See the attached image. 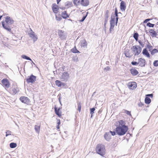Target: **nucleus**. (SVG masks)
Segmentation results:
<instances>
[{
	"label": "nucleus",
	"instance_id": "1",
	"mask_svg": "<svg viewBox=\"0 0 158 158\" xmlns=\"http://www.w3.org/2000/svg\"><path fill=\"white\" fill-rule=\"evenodd\" d=\"M120 127L117 126L115 128V131L117 135L119 136L123 135H125L128 130V126Z\"/></svg>",
	"mask_w": 158,
	"mask_h": 158
},
{
	"label": "nucleus",
	"instance_id": "2",
	"mask_svg": "<svg viewBox=\"0 0 158 158\" xmlns=\"http://www.w3.org/2000/svg\"><path fill=\"white\" fill-rule=\"evenodd\" d=\"M96 153L102 156H103L105 154V148L102 144H98L96 148Z\"/></svg>",
	"mask_w": 158,
	"mask_h": 158
},
{
	"label": "nucleus",
	"instance_id": "3",
	"mask_svg": "<svg viewBox=\"0 0 158 158\" xmlns=\"http://www.w3.org/2000/svg\"><path fill=\"white\" fill-rule=\"evenodd\" d=\"M131 49L134 52L135 56H138L141 52L142 49L141 47L139 46L135 45L133 46L131 48Z\"/></svg>",
	"mask_w": 158,
	"mask_h": 158
},
{
	"label": "nucleus",
	"instance_id": "4",
	"mask_svg": "<svg viewBox=\"0 0 158 158\" xmlns=\"http://www.w3.org/2000/svg\"><path fill=\"white\" fill-rule=\"evenodd\" d=\"M58 34L60 38L62 40H65L67 37L66 32L62 30H58Z\"/></svg>",
	"mask_w": 158,
	"mask_h": 158
},
{
	"label": "nucleus",
	"instance_id": "5",
	"mask_svg": "<svg viewBox=\"0 0 158 158\" xmlns=\"http://www.w3.org/2000/svg\"><path fill=\"white\" fill-rule=\"evenodd\" d=\"M36 78V76L31 74L30 76H28L26 80L28 83H33L35 81Z\"/></svg>",
	"mask_w": 158,
	"mask_h": 158
},
{
	"label": "nucleus",
	"instance_id": "6",
	"mask_svg": "<svg viewBox=\"0 0 158 158\" xmlns=\"http://www.w3.org/2000/svg\"><path fill=\"white\" fill-rule=\"evenodd\" d=\"M31 32L28 33V34L29 37L31 38L33 40V42L35 43L38 39V37L36 35H35V33L31 29Z\"/></svg>",
	"mask_w": 158,
	"mask_h": 158
},
{
	"label": "nucleus",
	"instance_id": "7",
	"mask_svg": "<svg viewBox=\"0 0 158 158\" xmlns=\"http://www.w3.org/2000/svg\"><path fill=\"white\" fill-rule=\"evenodd\" d=\"M3 28L9 32H11V28L9 26L10 24L6 23L4 21H2L1 22Z\"/></svg>",
	"mask_w": 158,
	"mask_h": 158
},
{
	"label": "nucleus",
	"instance_id": "8",
	"mask_svg": "<svg viewBox=\"0 0 158 158\" xmlns=\"http://www.w3.org/2000/svg\"><path fill=\"white\" fill-rule=\"evenodd\" d=\"M69 77V74L67 72H64L62 73L60 79L62 81H67Z\"/></svg>",
	"mask_w": 158,
	"mask_h": 158
},
{
	"label": "nucleus",
	"instance_id": "9",
	"mask_svg": "<svg viewBox=\"0 0 158 158\" xmlns=\"http://www.w3.org/2000/svg\"><path fill=\"white\" fill-rule=\"evenodd\" d=\"M127 86L130 89L134 90L136 88L137 84L135 81L130 82L128 83Z\"/></svg>",
	"mask_w": 158,
	"mask_h": 158
},
{
	"label": "nucleus",
	"instance_id": "10",
	"mask_svg": "<svg viewBox=\"0 0 158 158\" xmlns=\"http://www.w3.org/2000/svg\"><path fill=\"white\" fill-rule=\"evenodd\" d=\"M19 100L22 103L27 105L29 104L30 103V99L26 97H21L19 98Z\"/></svg>",
	"mask_w": 158,
	"mask_h": 158
},
{
	"label": "nucleus",
	"instance_id": "11",
	"mask_svg": "<svg viewBox=\"0 0 158 158\" xmlns=\"http://www.w3.org/2000/svg\"><path fill=\"white\" fill-rule=\"evenodd\" d=\"M138 63L139 66L141 67H143L145 66L146 64V62L144 58H140L138 60Z\"/></svg>",
	"mask_w": 158,
	"mask_h": 158
},
{
	"label": "nucleus",
	"instance_id": "12",
	"mask_svg": "<svg viewBox=\"0 0 158 158\" xmlns=\"http://www.w3.org/2000/svg\"><path fill=\"white\" fill-rule=\"evenodd\" d=\"M5 21L6 22V23L10 25L12 24L14 22V21L12 19L8 16H7L5 17Z\"/></svg>",
	"mask_w": 158,
	"mask_h": 158
},
{
	"label": "nucleus",
	"instance_id": "13",
	"mask_svg": "<svg viewBox=\"0 0 158 158\" xmlns=\"http://www.w3.org/2000/svg\"><path fill=\"white\" fill-rule=\"evenodd\" d=\"M2 84L6 88H9L10 87V84L9 81L6 78H4L1 81Z\"/></svg>",
	"mask_w": 158,
	"mask_h": 158
},
{
	"label": "nucleus",
	"instance_id": "14",
	"mask_svg": "<svg viewBox=\"0 0 158 158\" xmlns=\"http://www.w3.org/2000/svg\"><path fill=\"white\" fill-rule=\"evenodd\" d=\"M52 10L53 12L55 14H56L58 12L59 10V8L58 6L56 4L54 3H53L52 6Z\"/></svg>",
	"mask_w": 158,
	"mask_h": 158
},
{
	"label": "nucleus",
	"instance_id": "15",
	"mask_svg": "<svg viewBox=\"0 0 158 158\" xmlns=\"http://www.w3.org/2000/svg\"><path fill=\"white\" fill-rule=\"evenodd\" d=\"M55 112V114L59 117H60L61 116V113L60 111V108H58L56 106L54 108Z\"/></svg>",
	"mask_w": 158,
	"mask_h": 158
},
{
	"label": "nucleus",
	"instance_id": "16",
	"mask_svg": "<svg viewBox=\"0 0 158 158\" xmlns=\"http://www.w3.org/2000/svg\"><path fill=\"white\" fill-rule=\"evenodd\" d=\"M120 3V8L121 10L122 11H124L126 9V4L124 1H121Z\"/></svg>",
	"mask_w": 158,
	"mask_h": 158
},
{
	"label": "nucleus",
	"instance_id": "17",
	"mask_svg": "<svg viewBox=\"0 0 158 158\" xmlns=\"http://www.w3.org/2000/svg\"><path fill=\"white\" fill-rule=\"evenodd\" d=\"M105 139L107 141H109L111 138V137L110 133L106 132L104 135Z\"/></svg>",
	"mask_w": 158,
	"mask_h": 158
},
{
	"label": "nucleus",
	"instance_id": "18",
	"mask_svg": "<svg viewBox=\"0 0 158 158\" xmlns=\"http://www.w3.org/2000/svg\"><path fill=\"white\" fill-rule=\"evenodd\" d=\"M149 32L150 33L151 36L152 37H156L157 38V34L156 31H155L154 29H150L149 30Z\"/></svg>",
	"mask_w": 158,
	"mask_h": 158
},
{
	"label": "nucleus",
	"instance_id": "19",
	"mask_svg": "<svg viewBox=\"0 0 158 158\" xmlns=\"http://www.w3.org/2000/svg\"><path fill=\"white\" fill-rule=\"evenodd\" d=\"M89 3V2L88 0H81V4L83 6H87Z\"/></svg>",
	"mask_w": 158,
	"mask_h": 158
},
{
	"label": "nucleus",
	"instance_id": "20",
	"mask_svg": "<svg viewBox=\"0 0 158 158\" xmlns=\"http://www.w3.org/2000/svg\"><path fill=\"white\" fill-rule=\"evenodd\" d=\"M80 43L81 47H83L84 48H87V43L85 40L84 39L81 40Z\"/></svg>",
	"mask_w": 158,
	"mask_h": 158
},
{
	"label": "nucleus",
	"instance_id": "21",
	"mask_svg": "<svg viewBox=\"0 0 158 158\" xmlns=\"http://www.w3.org/2000/svg\"><path fill=\"white\" fill-rule=\"evenodd\" d=\"M142 53L143 55L149 58L150 57V55L146 48H145L143 49Z\"/></svg>",
	"mask_w": 158,
	"mask_h": 158
},
{
	"label": "nucleus",
	"instance_id": "22",
	"mask_svg": "<svg viewBox=\"0 0 158 158\" xmlns=\"http://www.w3.org/2000/svg\"><path fill=\"white\" fill-rule=\"evenodd\" d=\"M130 71L131 74L133 76H136L139 73L137 70L135 69H131Z\"/></svg>",
	"mask_w": 158,
	"mask_h": 158
},
{
	"label": "nucleus",
	"instance_id": "23",
	"mask_svg": "<svg viewBox=\"0 0 158 158\" xmlns=\"http://www.w3.org/2000/svg\"><path fill=\"white\" fill-rule=\"evenodd\" d=\"M69 15L67 13L66 11H64L61 13V17L64 19L69 17Z\"/></svg>",
	"mask_w": 158,
	"mask_h": 158
},
{
	"label": "nucleus",
	"instance_id": "24",
	"mask_svg": "<svg viewBox=\"0 0 158 158\" xmlns=\"http://www.w3.org/2000/svg\"><path fill=\"white\" fill-rule=\"evenodd\" d=\"M138 42L139 43L140 45H141L142 47H143L144 46V45L145 42V39L144 36V35L143 37V39L142 41L140 40H138Z\"/></svg>",
	"mask_w": 158,
	"mask_h": 158
},
{
	"label": "nucleus",
	"instance_id": "25",
	"mask_svg": "<svg viewBox=\"0 0 158 158\" xmlns=\"http://www.w3.org/2000/svg\"><path fill=\"white\" fill-rule=\"evenodd\" d=\"M125 55L127 57L130 58L132 56L129 50H127L125 52Z\"/></svg>",
	"mask_w": 158,
	"mask_h": 158
},
{
	"label": "nucleus",
	"instance_id": "26",
	"mask_svg": "<svg viewBox=\"0 0 158 158\" xmlns=\"http://www.w3.org/2000/svg\"><path fill=\"white\" fill-rule=\"evenodd\" d=\"M111 19L110 21V24H112L114 25H115V16L111 15Z\"/></svg>",
	"mask_w": 158,
	"mask_h": 158
},
{
	"label": "nucleus",
	"instance_id": "27",
	"mask_svg": "<svg viewBox=\"0 0 158 158\" xmlns=\"http://www.w3.org/2000/svg\"><path fill=\"white\" fill-rule=\"evenodd\" d=\"M109 11L108 10H106L105 14V22L106 23H107L108 21V19L109 16Z\"/></svg>",
	"mask_w": 158,
	"mask_h": 158
},
{
	"label": "nucleus",
	"instance_id": "28",
	"mask_svg": "<svg viewBox=\"0 0 158 158\" xmlns=\"http://www.w3.org/2000/svg\"><path fill=\"white\" fill-rule=\"evenodd\" d=\"M119 125L118 126L120 127H124V126H127L125 125L126 123L123 120H120L118 121Z\"/></svg>",
	"mask_w": 158,
	"mask_h": 158
},
{
	"label": "nucleus",
	"instance_id": "29",
	"mask_svg": "<svg viewBox=\"0 0 158 158\" xmlns=\"http://www.w3.org/2000/svg\"><path fill=\"white\" fill-rule=\"evenodd\" d=\"M151 100L149 98L145 96V102L146 104H149L151 103Z\"/></svg>",
	"mask_w": 158,
	"mask_h": 158
},
{
	"label": "nucleus",
	"instance_id": "30",
	"mask_svg": "<svg viewBox=\"0 0 158 158\" xmlns=\"http://www.w3.org/2000/svg\"><path fill=\"white\" fill-rule=\"evenodd\" d=\"M139 36V35L138 33L137 32L134 33L133 37L134 39L136 41H138V37Z\"/></svg>",
	"mask_w": 158,
	"mask_h": 158
},
{
	"label": "nucleus",
	"instance_id": "31",
	"mask_svg": "<svg viewBox=\"0 0 158 158\" xmlns=\"http://www.w3.org/2000/svg\"><path fill=\"white\" fill-rule=\"evenodd\" d=\"M73 6V3L71 2H67L65 3V6L66 7H70L72 6Z\"/></svg>",
	"mask_w": 158,
	"mask_h": 158
},
{
	"label": "nucleus",
	"instance_id": "32",
	"mask_svg": "<svg viewBox=\"0 0 158 158\" xmlns=\"http://www.w3.org/2000/svg\"><path fill=\"white\" fill-rule=\"evenodd\" d=\"M71 51L73 53H80V52L77 49L75 46L71 49Z\"/></svg>",
	"mask_w": 158,
	"mask_h": 158
},
{
	"label": "nucleus",
	"instance_id": "33",
	"mask_svg": "<svg viewBox=\"0 0 158 158\" xmlns=\"http://www.w3.org/2000/svg\"><path fill=\"white\" fill-rule=\"evenodd\" d=\"M40 126L35 125V129L36 132L38 133H39L40 131Z\"/></svg>",
	"mask_w": 158,
	"mask_h": 158
},
{
	"label": "nucleus",
	"instance_id": "34",
	"mask_svg": "<svg viewBox=\"0 0 158 158\" xmlns=\"http://www.w3.org/2000/svg\"><path fill=\"white\" fill-rule=\"evenodd\" d=\"M21 57L23 59H25L27 60L32 61V60L30 58V57L25 55H22Z\"/></svg>",
	"mask_w": 158,
	"mask_h": 158
},
{
	"label": "nucleus",
	"instance_id": "35",
	"mask_svg": "<svg viewBox=\"0 0 158 158\" xmlns=\"http://www.w3.org/2000/svg\"><path fill=\"white\" fill-rule=\"evenodd\" d=\"M147 41L148 42V43L149 44V45H147L146 47L149 49V51L151 52V51H152V49L153 47L150 45V43L148 41V40H147Z\"/></svg>",
	"mask_w": 158,
	"mask_h": 158
},
{
	"label": "nucleus",
	"instance_id": "36",
	"mask_svg": "<svg viewBox=\"0 0 158 158\" xmlns=\"http://www.w3.org/2000/svg\"><path fill=\"white\" fill-rule=\"evenodd\" d=\"M55 84L57 86L60 87L61 86V82L58 80H56L55 81Z\"/></svg>",
	"mask_w": 158,
	"mask_h": 158
},
{
	"label": "nucleus",
	"instance_id": "37",
	"mask_svg": "<svg viewBox=\"0 0 158 158\" xmlns=\"http://www.w3.org/2000/svg\"><path fill=\"white\" fill-rule=\"evenodd\" d=\"M17 145L16 143H11L10 144V147L11 148H14L17 146Z\"/></svg>",
	"mask_w": 158,
	"mask_h": 158
},
{
	"label": "nucleus",
	"instance_id": "38",
	"mask_svg": "<svg viewBox=\"0 0 158 158\" xmlns=\"http://www.w3.org/2000/svg\"><path fill=\"white\" fill-rule=\"evenodd\" d=\"M152 55H154L155 54L158 52V50L156 48H154L151 51Z\"/></svg>",
	"mask_w": 158,
	"mask_h": 158
},
{
	"label": "nucleus",
	"instance_id": "39",
	"mask_svg": "<svg viewBox=\"0 0 158 158\" xmlns=\"http://www.w3.org/2000/svg\"><path fill=\"white\" fill-rule=\"evenodd\" d=\"M95 110V109L94 107L90 109V114H91V118L93 116V114L94 113Z\"/></svg>",
	"mask_w": 158,
	"mask_h": 158
},
{
	"label": "nucleus",
	"instance_id": "40",
	"mask_svg": "<svg viewBox=\"0 0 158 158\" xmlns=\"http://www.w3.org/2000/svg\"><path fill=\"white\" fill-rule=\"evenodd\" d=\"M88 12H86V14L85 15V16H84L82 19L81 20H80V22H83L84 20H85V18H86V17H87V15L88 14Z\"/></svg>",
	"mask_w": 158,
	"mask_h": 158
},
{
	"label": "nucleus",
	"instance_id": "41",
	"mask_svg": "<svg viewBox=\"0 0 158 158\" xmlns=\"http://www.w3.org/2000/svg\"><path fill=\"white\" fill-rule=\"evenodd\" d=\"M146 25L147 26L150 27H153L155 26V24L151 23L150 22H148L147 23Z\"/></svg>",
	"mask_w": 158,
	"mask_h": 158
},
{
	"label": "nucleus",
	"instance_id": "42",
	"mask_svg": "<svg viewBox=\"0 0 158 158\" xmlns=\"http://www.w3.org/2000/svg\"><path fill=\"white\" fill-rule=\"evenodd\" d=\"M81 102H79L77 104V110L79 111L80 112L81 111Z\"/></svg>",
	"mask_w": 158,
	"mask_h": 158
},
{
	"label": "nucleus",
	"instance_id": "43",
	"mask_svg": "<svg viewBox=\"0 0 158 158\" xmlns=\"http://www.w3.org/2000/svg\"><path fill=\"white\" fill-rule=\"evenodd\" d=\"M110 28L109 29V31L111 33L112 32V29L113 30V29L114 27V25H112V24H110Z\"/></svg>",
	"mask_w": 158,
	"mask_h": 158
},
{
	"label": "nucleus",
	"instance_id": "44",
	"mask_svg": "<svg viewBox=\"0 0 158 158\" xmlns=\"http://www.w3.org/2000/svg\"><path fill=\"white\" fill-rule=\"evenodd\" d=\"M18 91V90L17 89L14 88L12 89L13 93L14 94H16Z\"/></svg>",
	"mask_w": 158,
	"mask_h": 158
},
{
	"label": "nucleus",
	"instance_id": "45",
	"mask_svg": "<svg viewBox=\"0 0 158 158\" xmlns=\"http://www.w3.org/2000/svg\"><path fill=\"white\" fill-rule=\"evenodd\" d=\"M153 65L154 66L157 67L158 66V60H156L154 61L153 63Z\"/></svg>",
	"mask_w": 158,
	"mask_h": 158
},
{
	"label": "nucleus",
	"instance_id": "46",
	"mask_svg": "<svg viewBox=\"0 0 158 158\" xmlns=\"http://www.w3.org/2000/svg\"><path fill=\"white\" fill-rule=\"evenodd\" d=\"M118 15H117V16H115V19H116V20H115V24L116 26H117V23H118V20L119 19V18H118Z\"/></svg>",
	"mask_w": 158,
	"mask_h": 158
},
{
	"label": "nucleus",
	"instance_id": "47",
	"mask_svg": "<svg viewBox=\"0 0 158 158\" xmlns=\"http://www.w3.org/2000/svg\"><path fill=\"white\" fill-rule=\"evenodd\" d=\"M110 70V68L109 66H107L106 67L104 68V70L107 72V71H109Z\"/></svg>",
	"mask_w": 158,
	"mask_h": 158
},
{
	"label": "nucleus",
	"instance_id": "48",
	"mask_svg": "<svg viewBox=\"0 0 158 158\" xmlns=\"http://www.w3.org/2000/svg\"><path fill=\"white\" fill-rule=\"evenodd\" d=\"M125 112L127 115H129L130 116H131L130 111H128L127 110H125Z\"/></svg>",
	"mask_w": 158,
	"mask_h": 158
},
{
	"label": "nucleus",
	"instance_id": "49",
	"mask_svg": "<svg viewBox=\"0 0 158 158\" xmlns=\"http://www.w3.org/2000/svg\"><path fill=\"white\" fill-rule=\"evenodd\" d=\"M56 20L58 21H60L62 19V18L60 17H58L56 15Z\"/></svg>",
	"mask_w": 158,
	"mask_h": 158
},
{
	"label": "nucleus",
	"instance_id": "50",
	"mask_svg": "<svg viewBox=\"0 0 158 158\" xmlns=\"http://www.w3.org/2000/svg\"><path fill=\"white\" fill-rule=\"evenodd\" d=\"M11 131H7L6 132V137H7L10 135H11Z\"/></svg>",
	"mask_w": 158,
	"mask_h": 158
},
{
	"label": "nucleus",
	"instance_id": "51",
	"mask_svg": "<svg viewBox=\"0 0 158 158\" xmlns=\"http://www.w3.org/2000/svg\"><path fill=\"white\" fill-rule=\"evenodd\" d=\"M109 132L111 133L112 136L115 135H116V131H110Z\"/></svg>",
	"mask_w": 158,
	"mask_h": 158
},
{
	"label": "nucleus",
	"instance_id": "52",
	"mask_svg": "<svg viewBox=\"0 0 158 158\" xmlns=\"http://www.w3.org/2000/svg\"><path fill=\"white\" fill-rule=\"evenodd\" d=\"M118 10L117 9V8L116 7H115V11H114V15L115 16H117V15H118Z\"/></svg>",
	"mask_w": 158,
	"mask_h": 158
},
{
	"label": "nucleus",
	"instance_id": "53",
	"mask_svg": "<svg viewBox=\"0 0 158 158\" xmlns=\"http://www.w3.org/2000/svg\"><path fill=\"white\" fill-rule=\"evenodd\" d=\"M131 64L132 65H136L138 64V62H137L136 61H132L131 62Z\"/></svg>",
	"mask_w": 158,
	"mask_h": 158
},
{
	"label": "nucleus",
	"instance_id": "54",
	"mask_svg": "<svg viewBox=\"0 0 158 158\" xmlns=\"http://www.w3.org/2000/svg\"><path fill=\"white\" fill-rule=\"evenodd\" d=\"M152 19H145L143 21V23H148V21L151 20Z\"/></svg>",
	"mask_w": 158,
	"mask_h": 158
},
{
	"label": "nucleus",
	"instance_id": "55",
	"mask_svg": "<svg viewBox=\"0 0 158 158\" xmlns=\"http://www.w3.org/2000/svg\"><path fill=\"white\" fill-rule=\"evenodd\" d=\"M73 60L74 62H77L78 61V57L77 56L74 57L73 58Z\"/></svg>",
	"mask_w": 158,
	"mask_h": 158
},
{
	"label": "nucleus",
	"instance_id": "56",
	"mask_svg": "<svg viewBox=\"0 0 158 158\" xmlns=\"http://www.w3.org/2000/svg\"><path fill=\"white\" fill-rule=\"evenodd\" d=\"M146 97H151V98H152L153 97V94H146V96H145Z\"/></svg>",
	"mask_w": 158,
	"mask_h": 158
},
{
	"label": "nucleus",
	"instance_id": "57",
	"mask_svg": "<svg viewBox=\"0 0 158 158\" xmlns=\"http://www.w3.org/2000/svg\"><path fill=\"white\" fill-rule=\"evenodd\" d=\"M144 105V104L143 103H141V102L138 104V106L139 107H142Z\"/></svg>",
	"mask_w": 158,
	"mask_h": 158
},
{
	"label": "nucleus",
	"instance_id": "58",
	"mask_svg": "<svg viewBox=\"0 0 158 158\" xmlns=\"http://www.w3.org/2000/svg\"><path fill=\"white\" fill-rule=\"evenodd\" d=\"M60 9H62L63 10H64L65 9V8L64 7H60Z\"/></svg>",
	"mask_w": 158,
	"mask_h": 158
},
{
	"label": "nucleus",
	"instance_id": "59",
	"mask_svg": "<svg viewBox=\"0 0 158 158\" xmlns=\"http://www.w3.org/2000/svg\"><path fill=\"white\" fill-rule=\"evenodd\" d=\"M60 97L59 98V102L60 103V104H61V105H62V104H61V101H60Z\"/></svg>",
	"mask_w": 158,
	"mask_h": 158
},
{
	"label": "nucleus",
	"instance_id": "60",
	"mask_svg": "<svg viewBox=\"0 0 158 158\" xmlns=\"http://www.w3.org/2000/svg\"><path fill=\"white\" fill-rule=\"evenodd\" d=\"M106 23H106L104 21V28H106Z\"/></svg>",
	"mask_w": 158,
	"mask_h": 158
},
{
	"label": "nucleus",
	"instance_id": "61",
	"mask_svg": "<svg viewBox=\"0 0 158 158\" xmlns=\"http://www.w3.org/2000/svg\"><path fill=\"white\" fill-rule=\"evenodd\" d=\"M61 86L62 85H63V86H64L65 85H66V84L64 83H63V82H61Z\"/></svg>",
	"mask_w": 158,
	"mask_h": 158
},
{
	"label": "nucleus",
	"instance_id": "62",
	"mask_svg": "<svg viewBox=\"0 0 158 158\" xmlns=\"http://www.w3.org/2000/svg\"><path fill=\"white\" fill-rule=\"evenodd\" d=\"M61 0H56L57 3L58 4Z\"/></svg>",
	"mask_w": 158,
	"mask_h": 158
},
{
	"label": "nucleus",
	"instance_id": "63",
	"mask_svg": "<svg viewBox=\"0 0 158 158\" xmlns=\"http://www.w3.org/2000/svg\"><path fill=\"white\" fill-rule=\"evenodd\" d=\"M109 62L108 61H106V65H109Z\"/></svg>",
	"mask_w": 158,
	"mask_h": 158
},
{
	"label": "nucleus",
	"instance_id": "64",
	"mask_svg": "<svg viewBox=\"0 0 158 158\" xmlns=\"http://www.w3.org/2000/svg\"><path fill=\"white\" fill-rule=\"evenodd\" d=\"M102 112V111L101 110H99V111H98V114H100Z\"/></svg>",
	"mask_w": 158,
	"mask_h": 158
}]
</instances>
